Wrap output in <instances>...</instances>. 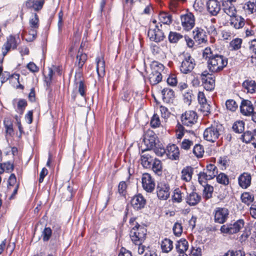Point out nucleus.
<instances>
[{
	"label": "nucleus",
	"mask_w": 256,
	"mask_h": 256,
	"mask_svg": "<svg viewBox=\"0 0 256 256\" xmlns=\"http://www.w3.org/2000/svg\"><path fill=\"white\" fill-rule=\"evenodd\" d=\"M230 24L231 25H233L237 29L242 28L244 25V19L241 16H239L237 14L230 18Z\"/></svg>",
	"instance_id": "nucleus-22"
},
{
	"label": "nucleus",
	"mask_w": 256,
	"mask_h": 256,
	"mask_svg": "<svg viewBox=\"0 0 256 256\" xmlns=\"http://www.w3.org/2000/svg\"><path fill=\"white\" fill-rule=\"evenodd\" d=\"M181 192L179 189L175 190L174 195L172 196V200L174 202H180L182 201Z\"/></svg>",
	"instance_id": "nucleus-55"
},
{
	"label": "nucleus",
	"mask_w": 256,
	"mask_h": 256,
	"mask_svg": "<svg viewBox=\"0 0 256 256\" xmlns=\"http://www.w3.org/2000/svg\"><path fill=\"white\" fill-rule=\"evenodd\" d=\"M154 159L149 154H144L140 155L141 164L144 168H150L152 164Z\"/></svg>",
	"instance_id": "nucleus-24"
},
{
	"label": "nucleus",
	"mask_w": 256,
	"mask_h": 256,
	"mask_svg": "<svg viewBox=\"0 0 256 256\" xmlns=\"http://www.w3.org/2000/svg\"><path fill=\"white\" fill-rule=\"evenodd\" d=\"M28 104L27 102L24 99H20L19 100L18 102V109L20 110V114H22L24 112V111L26 106Z\"/></svg>",
	"instance_id": "nucleus-53"
},
{
	"label": "nucleus",
	"mask_w": 256,
	"mask_h": 256,
	"mask_svg": "<svg viewBox=\"0 0 256 256\" xmlns=\"http://www.w3.org/2000/svg\"><path fill=\"white\" fill-rule=\"evenodd\" d=\"M252 177L250 174L244 172L238 178L239 186L242 188H248L251 184Z\"/></svg>",
	"instance_id": "nucleus-17"
},
{
	"label": "nucleus",
	"mask_w": 256,
	"mask_h": 256,
	"mask_svg": "<svg viewBox=\"0 0 256 256\" xmlns=\"http://www.w3.org/2000/svg\"><path fill=\"white\" fill-rule=\"evenodd\" d=\"M4 124L6 129V132L10 135L14 132L12 122L11 121L4 120Z\"/></svg>",
	"instance_id": "nucleus-54"
},
{
	"label": "nucleus",
	"mask_w": 256,
	"mask_h": 256,
	"mask_svg": "<svg viewBox=\"0 0 256 256\" xmlns=\"http://www.w3.org/2000/svg\"><path fill=\"white\" fill-rule=\"evenodd\" d=\"M26 35L28 36L25 38V40L28 42H33L37 36V30H30L28 34H26Z\"/></svg>",
	"instance_id": "nucleus-51"
},
{
	"label": "nucleus",
	"mask_w": 256,
	"mask_h": 256,
	"mask_svg": "<svg viewBox=\"0 0 256 256\" xmlns=\"http://www.w3.org/2000/svg\"><path fill=\"white\" fill-rule=\"evenodd\" d=\"M148 35L150 41L156 43L161 42L166 38V36L161 29H158V30H156V28L149 29L148 32Z\"/></svg>",
	"instance_id": "nucleus-14"
},
{
	"label": "nucleus",
	"mask_w": 256,
	"mask_h": 256,
	"mask_svg": "<svg viewBox=\"0 0 256 256\" xmlns=\"http://www.w3.org/2000/svg\"><path fill=\"white\" fill-rule=\"evenodd\" d=\"M226 106L227 110L232 112H235L238 108V104L234 100L232 99L226 100Z\"/></svg>",
	"instance_id": "nucleus-43"
},
{
	"label": "nucleus",
	"mask_w": 256,
	"mask_h": 256,
	"mask_svg": "<svg viewBox=\"0 0 256 256\" xmlns=\"http://www.w3.org/2000/svg\"><path fill=\"white\" fill-rule=\"evenodd\" d=\"M120 96L122 100L124 101L128 102L130 100V92L128 90L123 89Z\"/></svg>",
	"instance_id": "nucleus-57"
},
{
	"label": "nucleus",
	"mask_w": 256,
	"mask_h": 256,
	"mask_svg": "<svg viewBox=\"0 0 256 256\" xmlns=\"http://www.w3.org/2000/svg\"><path fill=\"white\" fill-rule=\"evenodd\" d=\"M222 9L224 12L230 18L236 14V10L235 6L231 2L228 3L226 2L222 3Z\"/></svg>",
	"instance_id": "nucleus-23"
},
{
	"label": "nucleus",
	"mask_w": 256,
	"mask_h": 256,
	"mask_svg": "<svg viewBox=\"0 0 256 256\" xmlns=\"http://www.w3.org/2000/svg\"><path fill=\"white\" fill-rule=\"evenodd\" d=\"M152 149L158 156H162L166 152V150L160 142H158L156 146H154Z\"/></svg>",
	"instance_id": "nucleus-46"
},
{
	"label": "nucleus",
	"mask_w": 256,
	"mask_h": 256,
	"mask_svg": "<svg viewBox=\"0 0 256 256\" xmlns=\"http://www.w3.org/2000/svg\"><path fill=\"white\" fill-rule=\"evenodd\" d=\"M146 231L145 228H140L134 231L130 232V236L132 240L136 244L138 242L142 244L146 239Z\"/></svg>",
	"instance_id": "nucleus-7"
},
{
	"label": "nucleus",
	"mask_w": 256,
	"mask_h": 256,
	"mask_svg": "<svg viewBox=\"0 0 256 256\" xmlns=\"http://www.w3.org/2000/svg\"><path fill=\"white\" fill-rule=\"evenodd\" d=\"M197 119V114L193 110L186 112L184 114H182L181 116L182 122L184 120H190V122H192V120L196 121Z\"/></svg>",
	"instance_id": "nucleus-28"
},
{
	"label": "nucleus",
	"mask_w": 256,
	"mask_h": 256,
	"mask_svg": "<svg viewBox=\"0 0 256 256\" xmlns=\"http://www.w3.org/2000/svg\"><path fill=\"white\" fill-rule=\"evenodd\" d=\"M240 109L244 116H250L254 112V107L250 100L242 98Z\"/></svg>",
	"instance_id": "nucleus-15"
},
{
	"label": "nucleus",
	"mask_w": 256,
	"mask_h": 256,
	"mask_svg": "<svg viewBox=\"0 0 256 256\" xmlns=\"http://www.w3.org/2000/svg\"><path fill=\"white\" fill-rule=\"evenodd\" d=\"M182 24L184 29L188 30L192 29L195 24V18L193 14L188 12L180 16Z\"/></svg>",
	"instance_id": "nucleus-9"
},
{
	"label": "nucleus",
	"mask_w": 256,
	"mask_h": 256,
	"mask_svg": "<svg viewBox=\"0 0 256 256\" xmlns=\"http://www.w3.org/2000/svg\"><path fill=\"white\" fill-rule=\"evenodd\" d=\"M241 140L243 142L246 144L250 142L251 140H254L252 132L247 130L244 132V134L241 136Z\"/></svg>",
	"instance_id": "nucleus-45"
},
{
	"label": "nucleus",
	"mask_w": 256,
	"mask_h": 256,
	"mask_svg": "<svg viewBox=\"0 0 256 256\" xmlns=\"http://www.w3.org/2000/svg\"><path fill=\"white\" fill-rule=\"evenodd\" d=\"M188 248V242L184 238L178 240L176 244V248L178 253L182 254L186 252Z\"/></svg>",
	"instance_id": "nucleus-25"
},
{
	"label": "nucleus",
	"mask_w": 256,
	"mask_h": 256,
	"mask_svg": "<svg viewBox=\"0 0 256 256\" xmlns=\"http://www.w3.org/2000/svg\"><path fill=\"white\" fill-rule=\"evenodd\" d=\"M204 170H206L208 174L215 175V177L216 176L218 171V168L216 166L213 164H208L206 166V168L204 169Z\"/></svg>",
	"instance_id": "nucleus-49"
},
{
	"label": "nucleus",
	"mask_w": 256,
	"mask_h": 256,
	"mask_svg": "<svg viewBox=\"0 0 256 256\" xmlns=\"http://www.w3.org/2000/svg\"><path fill=\"white\" fill-rule=\"evenodd\" d=\"M162 99L164 102L168 103L172 102L175 95L174 90L169 88H164L161 92Z\"/></svg>",
	"instance_id": "nucleus-18"
},
{
	"label": "nucleus",
	"mask_w": 256,
	"mask_h": 256,
	"mask_svg": "<svg viewBox=\"0 0 256 256\" xmlns=\"http://www.w3.org/2000/svg\"><path fill=\"white\" fill-rule=\"evenodd\" d=\"M216 182L222 184L226 186L229 184L228 176L223 172H220L216 176Z\"/></svg>",
	"instance_id": "nucleus-42"
},
{
	"label": "nucleus",
	"mask_w": 256,
	"mask_h": 256,
	"mask_svg": "<svg viewBox=\"0 0 256 256\" xmlns=\"http://www.w3.org/2000/svg\"><path fill=\"white\" fill-rule=\"evenodd\" d=\"M96 71L98 76H100L99 74V68H100L102 70L103 72H104L105 68V62L104 60H100L98 58V59H96Z\"/></svg>",
	"instance_id": "nucleus-61"
},
{
	"label": "nucleus",
	"mask_w": 256,
	"mask_h": 256,
	"mask_svg": "<svg viewBox=\"0 0 256 256\" xmlns=\"http://www.w3.org/2000/svg\"><path fill=\"white\" fill-rule=\"evenodd\" d=\"M194 38L198 44L208 42L207 34L206 31L201 28L196 27L192 32Z\"/></svg>",
	"instance_id": "nucleus-13"
},
{
	"label": "nucleus",
	"mask_w": 256,
	"mask_h": 256,
	"mask_svg": "<svg viewBox=\"0 0 256 256\" xmlns=\"http://www.w3.org/2000/svg\"><path fill=\"white\" fill-rule=\"evenodd\" d=\"M143 142L146 146V148L142 150V154H143L147 150H152L154 146H156L159 140L154 132L152 130L148 131L144 135L143 138Z\"/></svg>",
	"instance_id": "nucleus-4"
},
{
	"label": "nucleus",
	"mask_w": 256,
	"mask_h": 256,
	"mask_svg": "<svg viewBox=\"0 0 256 256\" xmlns=\"http://www.w3.org/2000/svg\"><path fill=\"white\" fill-rule=\"evenodd\" d=\"M4 46L8 47L10 50L12 48L13 50L17 48L18 44L16 40V38L12 34H10L6 38V42L4 44Z\"/></svg>",
	"instance_id": "nucleus-33"
},
{
	"label": "nucleus",
	"mask_w": 256,
	"mask_h": 256,
	"mask_svg": "<svg viewBox=\"0 0 256 256\" xmlns=\"http://www.w3.org/2000/svg\"><path fill=\"white\" fill-rule=\"evenodd\" d=\"M232 128L236 133H242L244 130V122L242 120L236 121L233 124Z\"/></svg>",
	"instance_id": "nucleus-36"
},
{
	"label": "nucleus",
	"mask_w": 256,
	"mask_h": 256,
	"mask_svg": "<svg viewBox=\"0 0 256 256\" xmlns=\"http://www.w3.org/2000/svg\"><path fill=\"white\" fill-rule=\"evenodd\" d=\"M60 232H54L53 236L50 240V245L52 247H56L58 244Z\"/></svg>",
	"instance_id": "nucleus-48"
},
{
	"label": "nucleus",
	"mask_w": 256,
	"mask_h": 256,
	"mask_svg": "<svg viewBox=\"0 0 256 256\" xmlns=\"http://www.w3.org/2000/svg\"><path fill=\"white\" fill-rule=\"evenodd\" d=\"M151 167L154 172L158 176H160L162 174V164L160 160L155 158Z\"/></svg>",
	"instance_id": "nucleus-30"
},
{
	"label": "nucleus",
	"mask_w": 256,
	"mask_h": 256,
	"mask_svg": "<svg viewBox=\"0 0 256 256\" xmlns=\"http://www.w3.org/2000/svg\"><path fill=\"white\" fill-rule=\"evenodd\" d=\"M126 184L125 182L122 181L120 182L118 186V191L122 196H126Z\"/></svg>",
	"instance_id": "nucleus-56"
},
{
	"label": "nucleus",
	"mask_w": 256,
	"mask_h": 256,
	"mask_svg": "<svg viewBox=\"0 0 256 256\" xmlns=\"http://www.w3.org/2000/svg\"><path fill=\"white\" fill-rule=\"evenodd\" d=\"M146 201L141 194L134 195L130 200V204L136 210H140L144 208L146 204Z\"/></svg>",
	"instance_id": "nucleus-11"
},
{
	"label": "nucleus",
	"mask_w": 256,
	"mask_h": 256,
	"mask_svg": "<svg viewBox=\"0 0 256 256\" xmlns=\"http://www.w3.org/2000/svg\"><path fill=\"white\" fill-rule=\"evenodd\" d=\"M229 211L225 208H216L214 212V220L215 222L219 224L224 223L228 218Z\"/></svg>",
	"instance_id": "nucleus-8"
},
{
	"label": "nucleus",
	"mask_w": 256,
	"mask_h": 256,
	"mask_svg": "<svg viewBox=\"0 0 256 256\" xmlns=\"http://www.w3.org/2000/svg\"><path fill=\"white\" fill-rule=\"evenodd\" d=\"M166 82L168 85L172 86H176L178 83L177 78L174 74H170Z\"/></svg>",
	"instance_id": "nucleus-58"
},
{
	"label": "nucleus",
	"mask_w": 256,
	"mask_h": 256,
	"mask_svg": "<svg viewBox=\"0 0 256 256\" xmlns=\"http://www.w3.org/2000/svg\"><path fill=\"white\" fill-rule=\"evenodd\" d=\"M186 202L190 206H196L201 200V196L196 192H192L188 194L186 198Z\"/></svg>",
	"instance_id": "nucleus-20"
},
{
	"label": "nucleus",
	"mask_w": 256,
	"mask_h": 256,
	"mask_svg": "<svg viewBox=\"0 0 256 256\" xmlns=\"http://www.w3.org/2000/svg\"><path fill=\"white\" fill-rule=\"evenodd\" d=\"M76 59L78 60V66L82 68L87 59V56L85 54H80L76 56Z\"/></svg>",
	"instance_id": "nucleus-50"
},
{
	"label": "nucleus",
	"mask_w": 256,
	"mask_h": 256,
	"mask_svg": "<svg viewBox=\"0 0 256 256\" xmlns=\"http://www.w3.org/2000/svg\"><path fill=\"white\" fill-rule=\"evenodd\" d=\"M30 26L31 30H36L39 27V18L36 13L34 14V17L30 18L29 20Z\"/></svg>",
	"instance_id": "nucleus-40"
},
{
	"label": "nucleus",
	"mask_w": 256,
	"mask_h": 256,
	"mask_svg": "<svg viewBox=\"0 0 256 256\" xmlns=\"http://www.w3.org/2000/svg\"><path fill=\"white\" fill-rule=\"evenodd\" d=\"M150 126L152 128H156L160 124V118L157 114H154L150 122Z\"/></svg>",
	"instance_id": "nucleus-52"
},
{
	"label": "nucleus",
	"mask_w": 256,
	"mask_h": 256,
	"mask_svg": "<svg viewBox=\"0 0 256 256\" xmlns=\"http://www.w3.org/2000/svg\"><path fill=\"white\" fill-rule=\"evenodd\" d=\"M192 90H188L186 93L184 95V100L185 102H188V104L190 105L192 102Z\"/></svg>",
	"instance_id": "nucleus-64"
},
{
	"label": "nucleus",
	"mask_w": 256,
	"mask_h": 256,
	"mask_svg": "<svg viewBox=\"0 0 256 256\" xmlns=\"http://www.w3.org/2000/svg\"><path fill=\"white\" fill-rule=\"evenodd\" d=\"M169 184L164 182L158 183L156 186V194L158 199L160 200H167L170 195Z\"/></svg>",
	"instance_id": "nucleus-5"
},
{
	"label": "nucleus",
	"mask_w": 256,
	"mask_h": 256,
	"mask_svg": "<svg viewBox=\"0 0 256 256\" xmlns=\"http://www.w3.org/2000/svg\"><path fill=\"white\" fill-rule=\"evenodd\" d=\"M26 68L32 72H38L39 70V68L33 62H30L28 64Z\"/></svg>",
	"instance_id": "nucleus-63"
},
{
	"label": "nucleus",
	"mask_w": 256,
	"mask_h": 256,
	"mask_svg": "<svg viewBox=\"0 0 256 256\" xmlns=\"http://www.w3.org/2000/svg\"><path fill=\"white\" fill-rule=\"evenodd\" d=\"M193 171V168L191 166L184 168L182 170V179L186 182H189L192 179Z\"/></svg>",
	"instance_id": "nucleus-29"
},
{
	"label": "nucleus",
	"mask_w": 256,
	"mask_h": 256,
	"mask_svg": "<svg viewBox=\"0 0 256 256\" xmlns=\"http://www.w3.org/2000/svg\"><path fill=\"white\" fill-rule=\"evenodd\" d=\"M172 230L176 236H180L182 232V224L178 222H175L172 228Z\"/></svg>",
	"instance_id": "nucleus-47"
},
{
	"label": "nucleus",
	"mask_w": 256,
	"mask_h": 256,
	"mask_svg": "<svg viewBox=\"0 0 256 256\" xmlns=\"http://www.w3.org/2000/svg\"><path fill=\"white\" fill-rule=\"evenodd\" d=\"M158 17L160 22L164 24H170L172 22V16L168 12H160Z\"/></svg>",
	"instance_id": "nucleus-32"
},
{
	"label": "nucleus",
	"mask_w": 256,
	"mask_h": 256,
	"mask_svg": "<svg viewBox=\"0 0 256 256\" xmlns=\"http://www.w3.org/2000/svg\"><path fill=\"white\" fill-rule=\"evenodd\" d=\"M195 65L194 58H192L190 56H188L182 62L180 70L183 74H188L194 68Z\"/></svg>",
	"instance_id": "nucleus-12"
},
{
	"label": "nucleus",
	"mask_w": 256,
	"mask_h": 256,
	"mask_svg": "<svg viewBox=\"0 0 256 256\" xmlns=\"http://www.w3.org/2000/svg\"><path fill=\"white\" fill-rule=\"evenodd\" d=\"M244 222L243 219H239L234 224H226L221 226L220 230L222 233L233 234L238 232L244 227Z\"/></svg>",
	"instance_id": "nucleus-3"
},
{
	"label": "nucleus",
	"mask_w": 256,
	"mask_h": 256,
	"mask_svg": "<svg viewBox=\"0 0 256 256\" xmlns=\"http://www.w3.org/2000/svg\"><path fill=\"white\" fill-rule=\"evenodd\" d=\"M182 38V35L178 32H170L168 36V40L170 43H176Z\"/></svg>",
	"instance_id": "nucleus-39"
},
{
	"label": "nucleus",
	"mask_w": 256,
	"mask_h": 256,
	"mask_svg": "<svg viewBox=\"0 0 256 256\" xmlns=\"http://www.w3.org/2000/svg\"><path fill=\"white\" fill-rule=\"evenodd\" d=\"M142 184L144 190L147 192H152L154 189L155 183L150 174L148 173L142 174Z\"/></svg>",
	"instance_id": "nucleus-10"
},
{
	"label": "nucleus",
	"mask_w": 256,
	"mask_h": 256,
	"mask_svg": "<svg viewBox=\"0 0 256 256\" xmlns=\"http://www.w3.org/2000/svg\"><path fill=\"white\" fill-rule=\"evenodd\" d=\"M240 199L242 202L249 206L251 202H254V196L249 192H244L241 194Z\"/></svg>",
	"instance_id": "nucleus-34"
},
{
	"label": "nucleus",
	"mask_w": 256,
	"mask_h": 256,
	"mask_svg": "<svg viewBox=\"0 0 256 256\" xmlns=\"http://www.w3.org/2000/svg\"><path fill=\"white\" fill-rule=\"evenodd\" d=\"M206 7L208 11L213 16H216L220 10V4L217 0H208Z\"/></svg>",
	"instance_id": "nucleus-16"
},
{
	"label": "nucleus",
	"mask_w": 256,
	"mask_h": 256,
	"mask_svg": "<svg viewBox=\"0 0 256 256\" xmlns=\"http://www.w3.org/2000/svg\"><path fill=\"white\" fill-rule=\"evenodd\" d=\"M168 156L172 160H177L179 158V148L175 144H172L167 148Z\"/></svg>",
	"instance_id": "nucleus-19"
},
{
	"label": "nucleus",
	"mask_w": 256,
	"mask_h": 256,
	"mask_svg": "<svg viewBox=\"0 0 256 256\" xmlns=\"http://www.w3.org/2000/svg\"><path fill=\"white\" fill-rule=\"evenodd\" d=\"M193 142L188 139H184L182 142L181 148L185 150H188L190 149V146L192 145Z\"/></svg>",
	"instance_id": "nucleus-60"
},
{
	"label": "nucleus",
	"mask_w": 256,
	"mask_h": 256,
	"mask_svg": "<svg viewBox=\"0 0 256 256\" xmlns=\"http://www.w3.org/2000/svg\"><path fill=\"white\" fill-rule=\"evenodd\" d=\"M78 91L82 96H86V86L83 80H81L79 82Z\"/></svg>",
	"instance_id": "nucleus-59"
},
{
	"label": "nucleus",
	"mask_w": 256,
	"mask_h": 256,
	"mask_svg": "<svg viewBox=\"0 0 256 256\" xmlns=\"http://www.w3.org/2000/svg\"><path fill=\"white\" fill-rule=\"evenodd\" d=\"M242 39L240 38H236L232 40L230 42V46L232 48L230 50H239L242 46Z\"/></svg>",
	"instance_id": "nucleus-41"
},
{
	"label": "nucleus",
	"mask_w": 256,
	"mask_h": 256,
	"mask_svg": "<svg viewBox=\"0 0 256 256\" xmlns=\"http://www.w3.org/2000/svg\"><path fill=\"white\" fill-rule=\"evenodd\" d=\"M161 248L162 252H169L173 248V242L169 238H164L162 242Z\"/></svg>",
	"instance_id": "nucleus-31"
},
{
	"label": "nucleus",
	"mask_w": 256,
	"mask_h": 256,
	"mask_svg": "<svg viewBox=\"0 0 256 256\" xmlns=\"http://www.w3.org/2000/svg\"><path fill=\"white\" fill-rule=\"evenodd\" d=\"M192 152L197 158H200L203 156L204 149L200 144H196L193 148Z\"/></svg>",
	"instance_id": "nucleus-44"
},
{
	"label": "nucleus",
	"mask_w": 256,
	"mask_h": 256,
	"mask_svg": "<svg viewBox=\"0 0 256 256\" xmlns=\"http://www.w3.org/2000/svg\"><path fill=\"white\" fill-rule=\"evenodd\" d=\"M202 56L208 60V67L209 71L212 72H218L223 70L228 64V58L223 56L216 54H213L211 48L206 47L204 50Z\"/></svg>",
	"instance_id": "nucleus-1"
},
{
	"label": "nucleus",
	"mask_w": 256,
	"mask_h": 256,
	"mask_svg": "<svg viewBox=\"0 0 256 256\" xmlns=\"http://www.w3.org/2000/svg\"><path fill=\"white\" fill-rule=\"evenodd\" d=\"M203 135L205 140L214 142L220 136L219 130L217 126H212L205 129Z\"/></svg>",
	"instance_id": "nucleus-6"
},
{
	"label": "nucleus",
	"mask_w": 256,
	"mask_h": 256,
	"mask_svg": "<svg viewBox=\"0 0 256 256\" xmlns=\"http://www.w3.org/2000/svg\"><path fill=\"white\" fill-rule=\"evenodd\" d=\"M16 182V178L14 174H11L8 180V187L14 186Z\"/></svg>",
	"instance_id": "nucleus-62"
},
{
	"label": "nucleus",
	"mask_w": 256,
	"mask_h": 256,
	"mask_svg": "<svg viewBox=\"0 0 256 256\" xmlns=\"http://www.w3.org/2000/svg\"><path fill=\"white\" fill-rule=\"evenodd\" d=\"M42 237L44 242L50 240L52 236V231L50 227H45L42 232Z\"/></svg>",
	"instance_id": "nucleus-35"
},
{
	"label": "nucleus",
	"mask_w": 256,
	"mask_h": 256,
	"mask_svg": "<svg viewBox=\"0 0 256 256\" xmlns=\"http://www.w3.org/2000/svg\"><path fill=\"white\" fill-rule=\"evenodd\" d=\"M242 86L247 90L248 92L253 94L256 92V82L254 80H245L242 82Z\"/></svg>",
	"instance_id": "nucleus-27"
},
{
	"label": "nucleus",
	"mask_w": 256,
	"mask_h": 256,
	"mask_svg": "<svg viewBox=\"0 0 256 256\" xmlns=\"http://www.w3.org/2000/svg\"><path fill=\"white\" fill-rule=\"evenodd\" d=\"M14 78L16 80H17L18 82H19V78L20 74H10V72H4V74H2L0 77V81L2 84L6 82L8 79Z\"/></svg>",
	"instance_id": "nucleus-38"
},
{
	"label": "nucleus",
	"mask_w": 256,
	"mask_h": 256,
	"mask_svg": "<svg viewBox=\"0 0 256 256\" xmlns=\"http://www.w3.org/2000/svg\"><path fill=\"white\" fill-rule=\"evenodd\" d=\"M202 84L207 91H212L215 86V77H208L206 78H201Z\"/></svg>",
	"instance_id": "nucleus-21"
},
{
	"label": "nucleus",
	"mask_w": 256,
	"mask_h": 256,
	"mask_svg": "<svg viewBox=\"0 0 256 256\" xmlns=\"http://www.w3.org/2000/svg\"><path fill=\"white\" fill-rule=\"evenodd\" d=\"M198 182L199 184L201 185H202V184L207 183L208 180H211L215 178V175L208 174V172H204V170L203 172H200L198 174Z\"/></svg>",
	"instance_id": "nucleus-26"
},
{
	"label": "nucleus",
	"mask_w": 256,
	"mask_h": 256,
	"mask_svg": "<svg viewBox=\"0 0 256 256\" xmlns=\"http://www.w3.org/2000/svg\"><path fill=\"white\" fill-rule=\"evenodd\" d=\"M164 68L162 64L157 62H154L151 66L152 72L148 76V80L150 84L156 85L162 80V75L160 70Z\"/></svg>",
	"instance_id": "nucleus-2"
},
{
	"label": "nucleus",
	"mask_w": 256,
	"mask_h": 256,
	"mask_svg": "<svg viewBox=\"0 0 256 256\" xmlns=\"http://www.w3.org/2000/svg\"><path fill=\"white\" fill-rule=\"evenodd\" d=\"M202 186L204 188L203 190L204 197L206 199L210 198L214 192L213 186L208 183L204 184H202Z\"/></svg>",
	"instance_id": "nucleus-37"
}]
</instances>
